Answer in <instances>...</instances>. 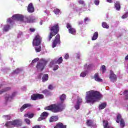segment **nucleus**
<instances>
[{"mask_svg": "<svg viewBox=\"0 0 128 128\" xmlns=\"http://www.w3.org/2000/svg\"><path fill=\"white\" fill-rule=\"evenodd\" d=\"M48 80V75L47 74H45L43 76L42 78V81L44 82H46Z\"/></svg>", "mask_w": 128, "mask_h": 128, "instance_id": "nucleus-26", "label": "nucleus"}, {"mask_svg": "<svg viewBox=\"0 0 128 128\" xmlns=\"http://www.w3.org/2000/svg\"><path fill=\"white\" fill-rule=\"evenodd\" d=\"M2 24H1V26H2Z\"/></svg>", "mask_w": 128, "mask_h": 128, "instance_id": "nucleus-63", "label": "nucleus"}, {"mask_svg": "<svg viewBox=\"0 0 128 128\" xmlns=\"http://www.w3.org/2000/svg\"><path fill=\"white\" fill-rule=\"evenodd\" d=\"M94 80H96V82H102V79L100 78V75H98V73H96L94 75Z\"/></svg>", "mask_w": 128, "mask_h": 128, "instance_id": "nucleus-17", "label": "nucleus"}, {"mask_svg": "<svg viewBox=\"0 0 128 128\" xmlns=\"http://www.w3.org/2000/svg\"><path fill=\"white\" fill-rule=\"evenodd\" d=\"M128 12L125 14H124L122 18H128Z\"/></svg>", "mask_w": 128, "mask_h": 128, "instance_id": "nucleus-45", "label": "nucleus"}, {"mask_svg": "<svg viewBox=\"0 0 128 128\" xmlns=\"http://www.w3.org/2000/svg\"><path fill=\"white\" fill-rule=\"evenodd\" d=\"M38 110H40V108H38Z\"/></svg>", "mask_w": 128, "mask_h": 128, "instance_id": "nucleus-61", "label": "nucleus"}, {"mask_svg": "<svg viewBox=\"0 0 128 128\" xmlns=\"http://www.w3.org/2000/svg\"><path fill=\"white\" fill-rule=\"evenodd\" d=\"M36 46L35 47V50L36 52H40L42 50V47L39 46Z\"/></svg>", "mask_w": 128, "mask_h": 128, "instance_id": "nucleus-28", "label": "nucleus"}, {"mask_svg": "<svg viewBox=\"0 0 128 128\" xmlns=\"http://www.w3.org/2000/svg\"><path fill=\"white\" fill-rule=\"evenodd\" d=\"M48 88V90H52L54 87L52 86V85H49Z\"/></svg>", "mask_w": 128, "mask_h": 128, "instance_id": "nucleus-51", "label": "nucleus"}, {"mask_svg": "<svg viewBox=\"0 0 128 128\" xmlns=\"http://www.w3.org/2000/svg\"><path fill=\"white\" fill-rule=\"evenodd\" d=\"M14 20H20V22H35L36 18L34 16H29L28 18H26L24 17L22 15L16 14L14 15L12 18H8L7 20V22L12 24Z\"/></svg>", "mask_w": 128, "mask_h": 128, "instance_id": "nucleus-2", "label": "nucleus"}, {"mask_svg": "<svg viewBox=\"0 0 128 128\" xmlns=\"http://www.w3.org/2000/svg\"><path fill=\"white\" fill-rule=\"evenodd\" d=\"M24 122L27 124L30 125V120L28 118H25Z\"/></svg>", "mask_w": 128, "mask_h": 128, "instance_id": "nucleus-38", "label": "nucleus"}, {"mask_svg": "<svg viewBox=\"0 0 128 128\" xmlns=\"http://www.w3.org/2000/svg\"><path fill=\"white\" fill-rule=\"evenodd\" d=\"M74 10H76V12H80V11L82 10V8H80L78 7H76Z\"/></svg>", "mask_w": 128, "mask_h": 128, "instance_id": "nucleus-41", "label": "nucleus"}, {"mask_svg": "<svg viewBox=\"0 0 128 128\" xmlns=\"http://www.w3.org/2000/svg\"><path fill=\"white\" fill-rule=\"evenodd\" d=\"M74 107L76 110H80V104L76 103V104L74 105Z\"/></svg>", "mask_w": 128, "mask_h": 128, "instance_id": "nucleus-37", "label": "nucleus"}, {"mask_svg": "<svg viewBox=\"0 0 128 128\" xmlns=\"http://www.w3.org/2000/svg\"><path fill=\"white\" fill-rule=\"evenodd\" d=\"M86 124L88 126H96V124L92 120H88L86 121Z\"/></svg>", "mask_w": 128, "mask_h": 128, "instance_id": "nucleus-20", "label": "nucleus"}, {"mask_svg": "<svg viewBox=\"0 0 128 128\" xmlns=\"http://www.w3.org/2000/svg\"><path fill=\"white\" fill-rule=\"evenodd\" d=\"M32 128H40V126H38V125H36Z\"/></svg>", "mask_w": 128, "mask_h": 128, "instance_id": "nucleus-53", "label": "nucleus"}, {"mask_svg": "<svg viewBox=\"0 0 128 128\" xmlns=\"http://www.w3.org/2000/svg\"><path fill=\"white\" fill-rule=\"evenodd\" d=\"M50 32L48 36V41L50 40L52 38V36H54L60 30V28L58 27V24H56L52 26L50 28Z\"/></svg>", "mask_w": 128, "mask_h": 128, "instance_id": "nucleus-5", "label": "nucleus"}, {"mask_svg": "<svg viewBox=\"0 0 128 128\" xmlns=\"http://www.w3.org/2000/svg\"><path fill=\"white\" fill-rule=\"evenodd\" d=\"M114 8L116 10H120V3L118 1H116L114 2Z\"/></svg>", "mask_w": 128, "mask_h": 128, "instance_id": "nucleus-19", "label": "nucleus"}, {"mask_svg": "<svg viewBox=\"0 0 128 128\" xmlns=\"http://www.w3.org/2000/svg\"><path fill=\"white\" fill-rule=\"evenodd\" d=\"M54 128H66V126L62 124V123H58Z\"/></svg>", "mask_w": 128, "mask_h": 128, "instance_id": "nucleus-23", "label": "nucleus"}, {"mask_svg": "<svg viewBox=\"0 0 128 128\" xmlns=\"http://www.w3.org/2000/svg\"><path fill=\"white\" fill-rule=\"evenodd\" d=\"M66 28H68L69 32L72 34H76V29L74 28H72V25L70 24H67Z\"/></svg>", "mask_w": 128, "mask_h": 128, "instance_id": "nucleus-14", "label": "nucleus"}, {"mask_svg": "<svg viewBox=\"0 0 128 128\" xmlns=\"http://www.w3.org/2000/svg\"><path fill=\"white\" fill-rule=\"evenodd\" d=\"M69 56H68V54H66V55H65V56H64V58H65V60H68V58H69Z\"/></svg>", "mask_w": 128, "mask_h": 128, "instance_id": "nucleus-50", "label": "nucleus"}, {"mask_svg": "<svg viewBox=\"0 0 128 128\" xmlns=\"http://www.w3.org/2000/svg\"><path fill=\"white\" fill-rule=\"evenodd\" d=\"M22 70V68H17L14 71V74H19V72H20Z\"/></svg>", "mask_w": 128, "mask_h": 128, "instance_id": "nucleus-34", "label": "nucleus"}, {"mask_svg": "<svg viewBox=\"0 0 128 128\" xmlns=\"http://www.w3.org/2000/svg\"><path fill=\"white\" fill-rule=\"evenodd\" d=\"M123 94H126V99L128 100V90H126L123 92Z\"/></svg>", "mask_w": 128, "mask_h": 128, "instance_id": "nucleus-36", "label": "nucleus"}, {"mask_svg": "<svg viewBox=\"0 0 128 128\" xmlns=\"http://www.w3.org/2000/svg\"><path fill=\"white\" fill-rule=\"evenodd\" d=\"M37 98L38 100H40V98H44V95L42 94H37Z\"/></svg>", "mask_w": 128, "mask_h": 128, "instance_id": "nucleus-39", "label": "nucleus"}, {"mask_svg": "<svg viewBox=\"0 0 128 128\" xmlns=\"http://www.w3.org/2000/svg\"><path fill=\"white\" fill-rule=\"evenodd\" d=\"M10 90V88L7 87L6 88V89L4 90L0 91V94H2L4 92H6V90Z\"/></svg>", "mask_w": 128, "mask_h": 128, "instance_id": "nucleus-42", "label": "nucleus"}, {"mask_svg": "<svg viewBox=\"0 0 128 128\" xmlns=\"http://www.w3.org/2000/svg\"><path fill=\"white\" fill-rule=\"evenodd\" d=\"M29 113H27L24 114V118H28Z\"/></svg>", "mask_w": 128, "mask_h": 128, "instance_id": "nucleus-52", "label": "nucleus"}, {"mask_svg": "<svg viewBox=\"0 0 128 128\" xmlns=\"http://www.w3.org/2000/svg\"><path fill=\"white\" fill-rule=\"evenodd\" d=\"M78 2L79 4H82V6H86V4H84V0H78Z\"/></svg>", "mask_w": 128, "mask_h": 128, "instance_id": "nucleus-33", "label": "nucleus"}, {"mask_svg": "<svg viewBox=\"0 0 128 128\" xmlns=\"http://www.w3.org/2000/svg\"><path fill=\"white\" fill-rule=\"evenodd\" d=\"M94 4L96 6H98L100 4V0H94Z\"/></svg>", "mask_w": 128, "mask_h": 128, "instance_id": "nucleus-43", "label": "nucleus"}, {"mask_svg": "<svg viewBox=\"0 0 128 128\" xmlns=\"http://www.w3.org/2000/svg\"><path fill=\"white\" fill-rule=\"evenodd\" d=\"M42 42V38L40 35H36L34 38L32 44L33 46H40Z\"/></svg>", "mask_w": 128, "mask_h": 128, "instance_id": "nucleus-7", "label": "nucleus"}, {"mask_svg": "<svg viewBox=\"0 0 128 128\" xmlns=\"http://www.w3.org/2000/svg\"><path fill=\"white\" fill-rule=\"evenodd\" d=\"M30 32H34L36 31V29L34 28H30Z\"/></svg>", "mask_w": 128, "mask_h": 128, "instance_id": "nucleus-49", "label": "nucleus"}, {"mask_svg": "<svg viewBox=\"0 0 128 128\" xmlns=\"http://www.w3.org/2000/svg\"><path fill=\"white\" fill-rule=\"evenodd\" d=\"M28 12H34V5L32 3H30L28 7Z\"/></svg>", "mask_w": 128, "mask_h": 128, "instance_id": "nucleus-15", "label": "nucleus"}, {"mask_svg": "<svg viewBox=\"0 0 128 128\" xmlns=\"http://www.w3.org/2000/svg\"><path fill=\"white\" fill-rule=\"evenodd\" d=\"M83 22H83L81 21V22H79V24H82Z\"/></svg>", "mask_w": 128, "mask_h": 128, "instance_id": "nucleus-59", "label": "nucleus"}, {"mask_svg": "<svg viewBox=\"0 0 128 128\" xmlns=\"http://www.w3.org/2000/svg\"><path fill=\"white\" fill-rule=\"evenodd\" d=\"M42 74L40 73L38 76V78H42Z\"/></svg>", "mask_w": 128, "mask_h": 128, "instance_id": "nucleus-54", "label": "nucleus"}, {"mask_svg": "<svg viewBox=\"0 0 128 128\" xmlns=\"http://www.w3.org/2000/svg\"><path fill=\"white\" fill-rule=\"evenodd\" d=\"M60 100H61V103L58 105L54 104L46 107L44 110H52L53 112H62V110H64V108H66V104L62 103L64 100H66V94H62L60 96Z\"/></svg>", "mask_w": 128, "mask_h": 128, "instance_id": "nucleus-3", "label": "nucleus"}, {"mask_svg": "<svg viewBox=\"0 0 128 128\" xmlns=\"http://www.w3.org/2000/svg\"><path fill=\"white\" fill-rule=\"evenodd\" d=\"M54 12L55 14H60V11L58 8L54 9Z\"/></svg>", "mask_w": 128, "mask_h": 128, "instance_id": "nucleus-35", "label": "nucleus"}, {"mask_svg": "<svg viewBox=\"0 0 128 128\" xmlns=\"http://www.w3.org/2000/svg\"><path fill=\"white\" fill-rule=\"evenodd\" d=\"M31 98L32 100H38V94H34L31 96Z\"/></svg>", "mask_w": 128, "mask_h": 128, "instance_id": "nucleus-30", "label": "nucleus"}, {"mask_svg": "<svg viewBox=\"0 0 128 128\" xmlns=\"http://www.w3.org/2000/svg\"><path fill=\"white\" fill-rule=\"evenodd\" d=\"M60 44V34L56 36L54 40L52 42V48H56L57 44Z\"/></svg>", "mask_w": 128, "mask_h": 128, "instance_id": "nucleus-8", "label": "nucleus"}, {"mask_svg": "<svg viewBox=\"0 0 128 128\" xmlns=\"http://www.w3.org/2000/svg\"><path fill=\"white\" fill-rule=\"evenodd\" d=\"M108 2H110V4H112V0H107Z\"/></svg>", "mask_w": 128, "mask_h": 128, "instance_id": "nucleus-56", "label": "nucleus"}, {"mask_svg": "<svg viewBox=\"0 0 128 128\" xmlns=\"http://www.w3.org/2000/svg\"><path fill=\"white\" fill-rule=\"evenodd\" d=\"M16 96V92H14L12 94V95L11 96H6V100L8 102H10V100H12V98H14Z\"/></svg>", "mask_w": 128, "mask_h": 128, "instance_id": "nucleus-16", "label": "nucleus"}, {"mask_svg": "<svg viewBox=\"0 0 128 128\" xmlns=\"http://www.w3.org/2000/svg\"><path fill=\"white\" fill-rule=\"evenodd\" d=\"M109 78L110 82H115L118 80V78H116V74H114V71L112 70L110 72Z\"/></svg>", "mask_w": 128, "mask_h": 128, "instance_id": "nucleus-12", "label": "nucleus"}, {"mask_svg": "<svg viewBox=\"0 0 128 128\" xmlns=\"http://www.w3.org/2000/svg\"><path fill=\"white\" fill-rule=\"evenodd\" d=\"M125 60H128V55L125 57Z\"/></svg>", "mask_w": 128, "mask_h": 128, "instance_id": "nucleus-58", "label": "nucleus"}, {"mask_svg": "<svg viewBox=\"0 0 128 128\" xmlns=\"http://www.w3.org/2000/svg\"><path fill=\"white\" fill-rule=\"evenodd\" d=\"M90 66H92V64H90L88 66V64H86L84 66V68L85 70V71L81 72V74H80V76H81L82 78H86V74H88V70L90 68Z\"/></svg>", "mask_w": 128, "mask_h": 128, "instance_id": "nucleus-9", "label": "nucleus"}, {"mask_svg": "<svg viewBox=\"0 0 128 128\" xmlns=\"http://www.w3.org/2000/svg\"><path fill=\"white\" fill-rule=\"evenodd\" d=\"M40 25L42 26V22L41 21V22H40Z\"/></svg>", "mask_w": 128, "mask_h": 128, "instance_id": "nucleus-60", "label": "nucleus"}, {"mask_svg": "<svg viewBox=\"0 0 128 128\" xmlns=\"http://www.w3.org/2000/svg\"><path fill=\"white\" fill-rule=\"evenodd\" d=\"M32 106V105H30V104H24L20 108V112H23L24 110H26V108H30Z\"/></svg>", "mask_w": 128, "mask_h": 128, "instance_id": "nucleus-21", "label": "nucleus"}, {"mask_svg": "<svg viewBox=\"0 0 128 128\" xmlns=\"http://www.w3.org/2000/svg\"><path fill=\"white\" fill-rule=\"evenodd\" d=\"M11 29H12V26L9 24H7L4 26L3 28V32H8V30Z\"/></svg>", "mask_w": 128, "mask_h": 128, "instance_id": "nucleus-22", "label": "nucleus"}, {"mask_svg": "<svg viewBox=\"0 0 128 128\" xmlns=\"http://www.w3.org/2000/svg\"><path fill=\"white\" fill-rule=\"evenodd\" d=\"M34 118V114L29 113L28 118Z\"/></svg>", "mask_w": 128, "mask_h": 128, "instance_id": "nucleus-47", "label": "nucleus"}, {"mask_svg": "<svg viewBox=\"0 0 128 128\" xmlns=\"http://www.w3.org/2000/svg\"><path fill=\"white\" fill-rule=\"evenodd\" d=\"M78 58H80V57H79V56H78Z\"/></svg>", "mask_w": 128, "mask_h": 128, "instance_id": "nucleus-62", "label": "nucleus"}, {"mask_svg": "<svg viewBox=\"0 0 128 128\" xmlns=\"http://www.w3.org/2000/svg\"><path fill=\"white\" fill-rule=\"evenodd\" d=\"M58 66L56 65V66H54V69H53V70H58Z\"/></svg>", "mask_w": 128, "mask_h": 128, "instance_id": "nucleus-48", "label": "nucleus"}, {"mask_svg": "<svg viewBox=\"0 0 128 128\" xmlns=\"http://www.w3.org/2000/svg\"><path fill=\"white\" fill-rule=\"evenodd\" d=\"M98 32H96L94 34L92 40H98Z\"/></svg>", "mask_w": 128, "mask_h": 128, "instance_id": "nucleus-25", "label": "nucleus"}, {"mask_svg": "<svg viewBox=\"0 0 128 128\" xmlns=\"http://www.w3.org/2000/svg\"><path fill=\"white\" fill-rule=\"evenodd\" d=\"M116 122H120V126L121 128H124V120L122 118V115H120V114H118L117 116Z\"/></svg>", "mask_w": 128, "mask_h": 128, "instance_id": "nucleus-11", "label": "nucleus"}, {"mask_svg": "<svg viewBox=\"0 0 128 128\" xmlns=\"http://www.w3.org/2000/svg\"><path fill=\"white\" fill-rule=\"evenodd\" d=\"M82 99L80 97H78L76 104H82Z\"/></svg>", "mask_w": 128, "mask_h": 128, "instance_id": "nucleus-31", "label": "nucleus"}, {"mask_svg": "<svg viewBox=\"0 0 128 128\" xmlns=\"http://www.w3.org/2000/svg\"><path fill=\"white\" fill-rule=\"evenodd\" d=\"M43 94H46V96H47V94H49L48 90H44L43 91Z\"/></svg>", "mask_w": 128, "mask_h": 128, "instance_id": "nucleus-46", "label": "nucleus"}, {"mask_svg": "<svg viewBox=\"0 0 128 128\" xmlns=\"http://www.w3.org/2000/svg\"><path fill=\"white\" fill-rule=\"evenodd\" d=\"M106 106V103H102L99 106V110H104V108Z\"/></svg>", "mask_w": 128, "mask_h": 128, "instance_id": "nucleus-27", "label": "nucleus"}, {"mask_svg": "<svg viewBox=\"0 0 128 128\" xmlns=\"http://www.w3.org/2000/svg\"><path fill=\"white\" fill-rule=\"evenodd\" d=\"M102 96L98 91L90 90L86 92L85 100L87 104H94V102L100 100L102 98Z\"/></svg>", "mask_w": 128, "mask_h": 128, "instance_id": "nucleus-1", "label": "nucleus"}, {"mask_svg": "<svg viewBox=\"0 0 128 128\" xmlns=\"http://www.w3.org/2000/svg\"><path fill=\"white\" fill-rule=\"evenodd\" d=\"M62 57H60L58 60L54 59V60H52L50 62L49 66L50 68H52L54 64H62Z\"/></svg>", "mask_w": 128, "mask_h": 128, "instance_id": "nucleus-10", "label": "nucleus"}, {"mask_svg": "<svg viewBox=\"0 0 128 128\" xmlns=\"http://www.w3.org/2000/svg\"><path fill=\"white\" fill-rule=\"evenodd\" d=\"M84 20L85 22H86V21L88 20V18H85Z\"/></svg>", "mask_w": 128, "mask_h": 128, "instance_id": "nucleus-57", "label": "nucleus"}, {"mask_svg": "<svg viewBox=\"0 0 128 128\" xmlns=\"http://www.w3.org/2000/svg\"><path fill=\"white\" fill-rule=\"evenodd\" d=\"M5 120H10V115H5L4 116Z\"/></svg>", "mask_w": 128, "mask_h": 128, "instance_id": "nucleus-40", "label": "nucleus"}, {"mask_svg": "<svg viewBox=\"0 0 128 128\" xmlns=\"http://www.w3.org/2000/svg\"><path fill=\"white\" fill-rule=\"evenodd\" d=\"M46 64V62L44 59H42L37 64L36 68L38 70H42Z\"/></svg>", "mask_w": 128, "mask_h": 128, "instance_id": "nucleus-6", "label": "nucleus"}, {"mask_svg": "<svg viewBox=\"0 0 128 128\" xmlns=\"http://www.w3.org/2000/svg\"><path fill=\"white\" fill-rule=\"evenodd\" d=\"M22 120L18 119L11 122H6L5 126L7 128H14V126H22Z\"/></svg>", "mask_w": 128, "mask_h": 128, "instance_id": "nucleus-4", "label": "nucleus"}, {"mask_svg": "<svg viewBox=\"0 0 128 128\" xmlns=\"http://www.w3.org/2000/svg\"><path fill=\"white\" fill-rule=\"evenodd\" d=\"M102 26L104 28H110V26H108V25L106 24V22H103L102 23Z\"/></svg>", "mask_w": 128, "mask_h": 128, "instance_id": "nucleus-32", "label": "nucleus"}, {"mask_svg": "<svg viewBox=\"0 0 128 128\" xmlns=\"http://www.w3.org/2000/svg\"><path fill=\"white\" fill-rule=\"evenodd\" d=\"M22 32H20L18 34V38H20V36H22Z\"/></svg>", "mask_w": 128, "mask_h": 128, "instance_id": "nucleus-55", "label": "nucleus"}, {"mask_svg": "<svg viewBox=\"0 0 128 128\" xmlns=\"http://www.w3.org/2000/svg\"><path fill=\"white\" fill-rule=\"evenodd\" d=\"M48 116V112H44L41 114L40 116L38 118V122H40V120H46Z\"/></svg>", "mask_w": 128, "mask_h": 128, "instance_id": "nucleus-13", "label": "nucleus"}, {"mask_svg": "<svg viewBox=\"0 0 128 128\" xmlns=\"http://www.w3.org/2000/svg\"><path fill=\"white\" fill-rule=\"evenodd\" d=\"M104 128H114L112 126L108 124V122L107 120H103Z\"/></svg>", "mask_w": 128, "mask_h": 128, "instance_id": "nucleus-18", "label": "nucleus"}, {"mask_svg": "<svg viewBox=\"0 0 128 128\" xmlns=\"http://www.w3.org/2000/svg\"><path fill=\"white\" fill-rule=\"evenodd\" d=\"M100 70H102V74H104V72H106V66L102 65L101 66Z\"/></svg>", "mask_w": 128, "mask_h": 128, "instance_id": "nucleus-29", "label": "nucleus"}, {"mask_svg": "<svg viewBox=\"0 0 128 128\" xmlns=\"http://www.w3.org/2000/svg\"><path fill=\"white\" fill-rule=\"evenodd\" d=\"M58 120V116H52L50 118V122H56Z\"/></svg>", "mask_w": 128, "mask_h": 128, "instance_id": "nucleus-24", "label": "nucleus"}, {"mask_svg": "<svg viewBox=\"0 0 128 128\" xmlns=\"http://www.w3.org/2000/svg\"><path fill=\"white\" fill-rule=\"evenodd\" d=\"M38 61V58H34L32 60V64H34V62H36Z\"/></svg>", "mask_w": 128, "mask_h": 128, "instance_id": "nucleus-44", "label": "nucleus"}]
</instances>
